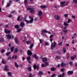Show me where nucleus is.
<instances>
[{
    "label": "nucleus",
    "mask_w": 77,
    "mask_h": 77,
    "mask_svg": "<svg viewBox=\"0 0 77 77\" xmlns=\"http://www.w3.org/2000/svg\"><path fill=\"white\" fill-rule=\"evenodd\" d=\"M33 46V44H32L30 46V49H31V48H32Z\"/></svg>",
    "instance_id": "58836bf2"
},
{
    "label": "nucleus",
    "mask_w": 77,
    "mask_h": 77,
    "mask_svg": "<svg viewBox=\"0 0 77 77\" xmlns=\"http://www.w3.org/2000/svg\"><path fill=\"white\" fill-rule=\"evenodd\" d=\"M15 11H13L11 12V13L12 14H14V13H15Z\"/></svg>",
    "instance_id": "e2e57ef3"
},
{
    "label": "nucleus",
    "mask_w": 77,
    "mask_h": 77,
    "mask_svg": "<svg viewBox=\"0 0 77 77\" xmlns=\"http://www.w3.org/2000/svg\"><path fill=\"white\" fill-rule=\"evenodd\" d=\"M26 42L27 44L29 45V44H30V41H28Z\"/></svg>",
    "instance_id": "a18cd8bd"
},
{
    "label": "nucleus",
    "mask_w": 77,
    "mask_h": 77,
    "mask_svg": "<svg viewBox=\"0 0 77 77\" xmlns=\"http://www.w3.org/2000/svg\"><path fill=\"white\" fill-rule=\"evenodd\" d=\"M27 10H30V13L31 14H34L35 13V9L34 8H31L30 7L27 8Z\"/></svg>",
    "instance_id": "7ed1b4c3"
},
{
    "label": "nucleus",
    "mask_w": 77,
    "mask_h": 77,
    "mask_svg": "<svg viewBox=\"0 0 77 77\" xmlns=\"http://www.w3.org/2000/svg\"><path fill=\"white\" fill-rule=\"evenodd\" d=\"M67 29V27H66V26H65L64 27V30H66Z\"/></svg>",
    "instance_id": "603ef678"
},
{
    "label": "nucleus",
    "mask_w": 77,
    "mask_h": 77,
    "mask_svg": "<svg viewBox=\"0 0 77 77\" xmlns=\"http://www.w3.org/2000/svg\"><path fill=\"white\" fill-rule=\"evenodd\" d=\"M39 7L42 9H45V8H47V6L45 5H41Z\"/></svg>",
    "instance_id": "0eeeda50"
},
{
    "label": "nucleus",
    "mask_w": 77,
    "mask_h": 77,
    "mask_svg": "<svg viewBox=\"0 0 77 77\" xmlns=\"http://www.w3.org/2000/svg\"><path fill=\"white\" fill-rule=\"evenodd\" d=\"M73 2H75V3H77V0H73Z\"/></svg>",
    "instance_id": "8fccbe9b"
},
{
    "label": "nucleus",
    "mask_w": 77,
    "mask_h": 77,
    "mask_svg": "<svg viewBox=\"0 0 77 77\" xmlns=\"http://www.w3.org/2000/svg\"><path fill=\"white\" fill-rule=\"evenodd\" d=\"M25 24L23 22H21L20 23V26L22 27H23V26H25Z\"/></svg>",
    "instance_id": "2eb2a0df"
},
{
    "label": "nucleus",
    "mask_w": 77,
    "mask_h": 77,
    "mask_svg": "<svg viewBox=\"0 0 77 77\" xmlns=\"http://www.w3.org/2000/svg\"><path fill=\"white\" fill-rule=\"evenodd\" d=\"M63 25L64 26H68V24L66 23L65 22H64L63 23Z\"/></svg>",
    "instance_id": "c756f323"
},
{
    "label": "nucleus",
    "mask_w": 77,
    "mask_h": 77,
    "mask_svg": "<svg viewBox=\"0 0 77 77\" xmlns=\"http://www.w3.org/2000/svg\"><path fill=\"white\" fill-rule=\"evenodd\" d=\"M68 2H65L64 1V6L68 5Z\"/></svg>",
    "instance_id": "f704fd0d"
},
{
    "label": "nucleus",
    "mask_w": 77,
    "mask_h": 77,
    "mask_svg": "<svg viewBox=\"0 0 77 77\" xmlns=\"http://www.w3.org/2000/svg\"><path fill=\"white\" fill-rule=\"evenodd\" d=\"M70 22H71V20L70 19H68L67 23H70Z\"/></svg>",
    "instance_id": "ea45409f"
},
{
    "label": "nucleus",
    "mask_w": 77,
    "mask_h": 77,
    "mask_svg": "<svg viewBox=\"0 0 77 77\" xmlns=\"http://www.w3.org/2000/svg\"><path fill=\"white\" fill-rule=\"evenodd\" d=\"M33 68L34 69H36V68H37V69H39V66H36V64H35L33 66Z\"/></svg>",
    "instance_id": "f3484780"
},
{
    "label": "nucleus",
    "mask_w": 77,
    "mask_h": 77,
    "mask_svg": "<svg viewBox=\"0 0 77 77\" xmlns=\"http://www.w3.org/2000/svg\"><path fill=\"white\" fill-rule=\"evenodd\" d=\"M14 27L16 29H18L19 28V26L17 25H16L14 26Z\"/></svg>",
    "instance_id": "2f4dec72"
},
{
    "label": "nucleus",
    "mask_w": 77,
    "mask_h": 77,
    "mask_svg": "<svg viewBox=\"0 0 77 77\" xmlns=\"http://www.w3.org/2000/svg\"><path fill=\"white\" fill-rule=\"evenodd\" d=\"M5 33H11V31L10 30H8L7 29H5Z\"/></svg>",
    "instance_id": "ddd939ff"
},
{
    "label": "nucleus",
    "mask_w": 77,
    "mask_h": 77,
    "mask_svg": "<svg viewBox=\"0 0 77 77\" xmlns=\"http://www.w3.org/2000/svg\"><path fill=\"white\" fill-rule=\"evenodd\" d=\"M56 58H57V59H60V57L58 56H57L56 57Z\"/></svg>",
    "instance_id": "3c124183"
},
{
    "label": "nucleus",
    "mask_w": 77,
    "mask_h": 77,
    "mask_svg": "<svg viewBox=\"0 0 77 77\" xmlns=\"http://www.w3.org/2000/svg\"><path fill=\"white\" fill-rule=\"evenodd\" d=\"M33 57H34V58H35V59H38V57L36 54H34L33 55Z\"/></svg>",
    "instance_id": "dca6fc26"
},
{
    "label": "nucleus",
    "mask_w": 77,
    "mask_h": 77,
    "mask_svg": "<svg viewBox=\"0 0 77 77\" xmlns=\"http://www.w3.org/2000/svg\"><path fill=\"white\" fill-rule=\"evenodd\" d=\"M8 17H9V18H11V17H12V15H10L8 16Z\"/></svg>",
    "instance_id": "0e129e2a"
},
{
    "label": "nucleus",
    "mask_w": 77,
    "mask_h": 77,
    "mask_svg": "<svg viewBox=\"0 0 77 77\" xmlns=\"http://www.w3.org/2000/svg\"><path fill=\"white\" fill-rule=\"evenodd\" d=\"M21 29H17V31L16 32L17 33H18V32H21Z\"/></svg>",
    "instance_id": "cd10ccee"
},
{
    "label": "nucleus",
    "mask_w": 77,
    "mask_h": 77,
    "mask_svg": "<svg viewBox=\"0 0 77 77\" xmlns=\"http://www.w3.org/2000/svg\"><path fill=\"white\" fill-rule=\"evenodd\" d=\"M11 38H12V39H13L14 38V36L13 35L11 36Z\"/></svg>",
    "instance_id": "69168bd1"
},
{
    "label": "nucleus",
    "mask_w": 77,
    "mask_h": 77,
    "mask_svg": "<svg viewBox=\"0 0 77 77\" xmlns=\"http://www.w3.org/2000/svg\"><path fill=\"white\" fill-rule=\"evenodd\" d=\"M14 65L16 67H17V68H18V66H19L18 65V64H17V63L15 62L14 63Z\"/></svg>",
    "instance_id": "393cba45"
},
{
    "label": "nucleus",
    "mask_w": 77,
    "mask_h": 77,
    "mask_svg": "<svg viewBox=\"0 0 77 77\" xmlns=\"http://www.w3.org/2000/svg\"><path fill=\"white\" fill-rule=\"evenodd\" d=\"M76 57H77V56H76V55H75L73 56V57H71V59L72 60H74V59H75Z\"/></svg>",
    "instance_id": "412c9836"
},
{
    "label": "nucleus",
    "mask_w": 77,
    "mask_h": 77,
    "mask_svg": "<svg viewBox=\"0 0 77 77\" xmlns=\"http://www.w3.org/2000/svg\"><path fill=\"white\" fill-rule=\"evenodd\" d=\"M45 65L44 64H42L41 65V66H42V67H45Z\"/></svg>",
    "instance_id": "37998d69"
},
{
    "label": "nucleus",
    "mask_w": 77,
    "mask_h": 77,
    "mask_svg": "<svg viewBox=\"0 0 77 77\" xmlns=\"http://www.w3.org/2000/svg\"><path fill=\"white\" fill-rule=\"evenodd\" d=\"M39 41H40V43H42V39H40Z\"/></svg>",
    "instance_id": "bf43d9fd"
},
{
    "label": "nucleus",
    "mask_w": 77,
    "mask_h": 77,
    "mask_svg": "<svg viewBox=\"0 0 77 77\" xmlns=\"http://www.w3.org/2000/svg\"><path fill=\"white\" fill-rule=\"evenodd\" d=\"M50 41L51 42V43H52V41H53V38H50Z\"/></svg>",
    "instance_id": "13d9d810"
},
{
    "label": "nucleus",
    "mask_w": 77,
    "mask_h": 77,
    "mask_svg": "<svg viewBox=\"0 0 77 77\" xmlns=\"http://www.w3.org/2000/svg\"><path fill=\"white\" fill-rule=\"evenodd\" d=\"M56 43L55 42H54V44H53V43H52L51 44V49H53L54 47L56 46Z\"/></svg>",
    "instance_id": "20e7f679"
},
{
    "label": "nucleus",
    "mask_w": 77,
    "mask_h": 77,
    "mask_svg": "<svg viewBox=\"0 0 77 77\" xmlns=\"http://www.w3.org/2000/svg\"><path fill=\"white\" fill-rule=\"evenodd\" d=\"M45 66H48V62H45Z\"/></svg>",
    "instance_id": "72a5a7b5"
},
{
    "label": "nucleus",
    "mask_w": 77,
    "mask_h": 77,
    "mask_svg": "<svg viewBox=\"0 0 77 77\" xmlns=\"http://www.w3.org/2000/svg\"><path fill=\"white\" fill-rule=\"evenodd\" d=\"M42 12L41 10L39 11L38 13V17H41V16H42Z\"/></svg>",
    "instance_id": "39448f33"
},
{
    "label": "nucleus",
    "mask_w": 77,
    "mask_h": 77,
    "mask_svg": "<svg viewBox=\"0 0 77 77\" xmlns=\"http://www.w3.org/2000/svg\"><path fill=\"white\" fill-rule=\"evenodd\" d=\"M72 18H75V16L72 15Z\"/></svg>",
    "instance_id": "680f3d73"
},
{
    "label": "nucleus",
    "mask_w": 77,
    "mask_h": 77,
    "mask_svg": "<svg viewBox=\"0 0 77 77\" xmlns=\"http://www.w3.org/2000/svg\"><path fill=\"white\" fill-rule=\"evenodd\" d=\"M68 73L69 75H71L73 73V71H69L68 72Z\"/></svg>",
    "instance_id": "4468645a"
},
{
    "label": "nucleus",
    "mask_w": 77,
    "mask_h": 77,
    "mask_svg": "<svg viewBox=\"0 0 77 77\" xmlns=\"http://www.w3.org/2000/svg\"><path fill=\"white\" fill-rule=\"evenodd\" d=\"M66 65V64L63 63V62H62L61 64V66H62V67H64Z\"/></svg>",
    "instance_id": "6ab92c4d"
},
{
    "label": "nucleus",
    "mask_w": 77,
    "mask_h": 77,
    "mask_svg": "<svg viewBox=\"0 0 77 77\" xmlns=\"http://www.w3.org/2000/svg\"><path fill=\"white\" fill-rule=\"evenodd\" d=\"M53 35H51L50 36V38H52V37H53Z\"/></svg>",
    "instance_id": "338daca9"
},
{
    "label": "nucleus",
    "mask_w": 77,
    "mask_h": 77,
    "mask_svg": "<svg viewBox=\"0 0 77 77\" xmlns=\"http://www.w3.org/2000/svg\"><path fill=\"white\" fill-rule=\"evenodd\" d=\"M74 40H72V44H74Z\"/></svg>",
    "instance_id": "774afa93"
},
{
    "label": "nucleus",
    "mask_w": 77,
    "mask_h": 77,
    "mask_svg": "<svg viewBox=\"0 0 77 77\" xmlns=\"http://www.w3.org/2000/svg\"><path fill=\"white\" fill-rule=\"evenodd\" d=\"M8 67V66H5V68L4 69L5 70H6V71H9V69H8L7 68Z\"/></svg>",
    "instance_id": "5701e85b"
},
{
    "label": "nucleus",
    "mask_w": 77,
    "mask_h": 77,
    "mask_svg": "<svg viewBox=\"0 0 77 77\" xmlns=\"http://www.w3.org/2000/svg\"><path fill=\"white\" fill-rule=\"evenodd\" d=\"M54 18L56 20H59L60 19V16L58 15H55L54 16Z\"/></svg>",
    "instance_id": "6e6552de"
},
{
    "label": "nucleus",
    "mask_w": 77,
    "mask_h": 77,
    "mask_svg": "<svg viewBox=\"0 0 77 77\" xmlns=\"http://www.w3.org/2000/svg\"><path fill=\"white\" fill-rule=\"evenodd\" d=\"M18 51V48H15L14 50V53H17Z\"/></svg>",
    "instance_id": "4be33fe9"
},
{
    "label": "nucleus",
    "mask_w": 77,
    "mask_h": 77,
    "mask_svg": "<svg viewBox=\"0 0 77 77\" xmlns=\"http://www.w3.org/2000/svg\"><path fill=\"white\" fill-rule=\"evenodd\" d=\"M10 53H11V52H9V53H7L6 54V56H9V55Z\"/></svg>",
    "instance_id": "79ce46f5"
},
{
    "label": "nucleus",
    "mask_w": 77,
    "mask_h": 77,
    "mask_svg": "<svg viewBox=\"0 0 77 77\" xmlns=\"http://www.w3.org/2000/svg\"><path fill=\"white\" fill-rule=\"evenodd\" d=\"M27 60H30V57H27Z\"/></svg>",
    "instance_id": "49530a36"
},
{
    "label": "nucleus",
    "mask_w": 77,
    "mask_h": 77,
    "mask_svg": "<svg viewBox=\"0 0 77 77\" xmlns=\"http://www.w3.org/2000/svg\"><path fill=\"white\" fill-rule=\"evenodd\" d=\"M65 75V73H63L62 75H58V77H64Z\"/></svg>",
    "instance_id": "a211bd4d"
},
{
    "label": "nucleus",
    "mask_w": 77,
    "mask_h": 77,
    "mask_svg": "<svg viewBox=\"0 0 77 77\" xmlns=\"http://www.w3.org/2000/svg\"><path fill=\"white\" fill-rule=\"evenodd\" d=\"M11 1H10L9 2V3L7 5V6H6L7 7H9V6H10V5H11Z\"/></svg>",
    "instance_id": "b1692460"
},
{
    "label": "nucleus",
    "mask_w": 77,
    "mask_h": 77,
    "mask_svg": "<svg viewBox=\"0 0 77 77\" xmlns=\"http://www.w3.org/2000/svg\"><path fill=\"white\" fill-rule=\"evenodd\" d=\"M61 70L62 72H63L64 71V69L63 68L61 69Z\"/></svg>",
    "instance_id": "6e6d98bb"
},
{
    "label": "nucleus",
    "mask_w": 77,
    "mask_h": 77,
    "mask_svg": "<svg viewBox=\"0 0 77 77\" xmlns=\"http://www.w3.org/2000/svg\"><path fill=\"white\" fill-rule=\"evenodd\" d=\"M27 53L28 56H31L32 55V53L30 51H29V50H28L27 51Z\"/></svg>",
    "instance_id": "1a4fd4ad"
},
{
    "label": "nucleus",
    "mask_w": 77,
    "mask_h": 77,
    "mask_svg": "<svg viewBox=\"0 0 77 77\" xmlns=\"http://www.w3.org/2000/svg\"><path fill=\"white\" fill-rule=\"evenodd\" d=\"M29 18L30 19V21H28L26 20H25V21L26 22L27 24H29V23H32L33 21V17H31L30 16H29Z\"/></svg>",
    "instance_id": "f257e3e1"
},
{
    "label": "nucleus",
    "mask_w": 77,
    "mask_h": 77,
    "mask_svg": "<svg viewBox=\"0 0 77 77\" xmlns=\"http://www.w3.org/2000/svg\"><path fill=\"white\" fill-rule=\"evenodd\" d=\"M47 30L46 29L42 30L41 31V34L44 37H47V35L44 33H47Z\"/></svg>",
    "instance_id": "f03ea898"
},
{
    "label": "nucleus",
    "mask_w": 77,
    "mask_h": 77,
    "mask_svg": "<svg viewBox=\"0 0 77 77\" xmlns=\"http://www.w3.org/2000/svg\"><path fill=\"white\" fill-rule=\"evenodd\" d=\"M63 32H64V33L65 34H66V32H67V30H63Z\"/></svg>",
    "instance_id": "c03bdc74"
},
{
    "label": "nucleus",
    "mask_w": 77,
    "mask_h": 77,
    "mask_svg": "<svg viewBox=\"0 0 77 77\" xmlns=\"http://www.w3.org/2000/svg\"><path fill=\"white\" fill-rule=\"evenodd\" d=\"M28 70L29 71H31V70H32V69H31V67H29L28 68Z\"/></svg>",
    "instance_id": "09e8293b"
},
{
    "label": "nucleus",
    "mask_w": 77,
    "mask_h": 77,
    "mask_svg": "<svg viewBox=\"0 0 77 77\" xmlns=\"http://www.w3.org/2000/svg\"><path fill=\"white\" fill-rule=\"evenodd\" d=\"M45 45H49V43L48 42H45Z\"/></svg>",
    "instance_id": "a19ab883"
},
{
    "label": "nucleus",
    "mask_w": 77,
    "mask_h": 77,
    "mask_svg": "<svg viewBox=\"0 0 77 77\" xmlns=\"http://www.w3.org/2000/svg\"><path fill=\"white\" fill-rule=\"evenodd\" d=\"M42 60L43 62H45L46 61H47V59L45 57L42 58Z\"/></svg>",
    "instance_id": "f8f14e48"
},
{
    "label": "nucleus",
    "mask_w": 77,
    "mask_h": 77,
    "mask_svg": "<svg viewBox=\"0 0 77 77\" xmlns=\"http://www.w3.org/2000/svg\"><path fill=\"white\" fill-rule=\"evenodd\" d=\"M4 51H5V50L3 49L1 51V53H4Z\"/></svg>",
    "instance_id": "864d4df0"
},
{
    "label": "nucleus",
    "mask_w": 77,
    "mask_h": 77,
    "mask_svg": "<svg viewBox=\"0 0 77 77\" xmlns=\"http://www.w3.org/2000/svg\"><path fill=\"white\" fill-rule=\"evenodd\" d=\"M25 5V6H26V5L27 4V0H25L24 1Z\"/></svg>",
    "instance_id": "7c9ffc66"
},
{
    "label": "nucleus",
    "mask_w": 77,
    "mask_h": 77,
    "mask_svg": "<svg viewBox=\"0 0 77 77\" xmlns=\"http://www.w3.org/2000/svg\"><path fill=\"white\" fill-rule=\"evenodd\" d=\"M2 63L3 64H5V63H6V62L5 61H4V60L2 59Z\"/></svg>",
    "instance_id": "473e14b6"
},
{
    "label": "nucleus",
    "mask_w": 77,
    "mask_h": 77,
    "mask_svg": "<svg viewBox=\"0 0 77 77\" xmlns=\"http://www.w3.org/2000/svg\"><path fill=\"white\" fill-rule=\"evenodd\" d=\"M7 74L9 77H12V73L11 72H8Z\"/></svg>",
    "instance_id": "aec40b11"
},
{
    "label": "nucleus",
    "mask_w": 77,
    "mask_h": 77,
    "mask_svg": "<svg viewBox=\"0 0 77 77\" xmlns=\"http://www.w3.org/2000/svg\"><path fill=\"white\" fill-rule=\"evenodd\" d=\"M51 71H55V70H56V68H52L51 69Z\"/></svg>",
    "instance_id": "c85d7f7f"
},
{
    "label": "nucleus",
    "mask_w": 77,
    "mask_h": 77,
    "mask_svg": "<svg viewBox=\"0 0 77 77\" xmlns=\"http://www.w3.org/2000/svg\"><path fill=\"white\" fill-rule=\"evenodd\" d=\"M14 47H12L11 48V52H13V51H14Z\"/></svg>",
    "instance_id": "bb28decb"
},
{
    "label": "nucleus",
    "mask_w": 77,
    "mask_h": 77,
    "mask_svg": "<svg viewBox=\"0 0 77 77\" xmlns=\"http://www.w3.org/2000/svg\"><path fill=\"white\" fill-rule=\"evenodd\" d=\"M15 41L16 43L17 44H19V42L18 41V38H15Z\"/></svg>",
    "instance_id": "9d476101"
},
{
    "label": "nucleus",
    "mask_w": 77,
    "mask_h": 77,
    "mask_svg": "<svg viewBox=\"0 0 77 77\" xmlns=\"http://www.w3.org/2000/svg\"><path fill=\"white\" fill-rule=\"evenodd\" d=\"M61 7H63L65 6V1L61 2L60 3Z\"/></svg>",
    "instance_id": "423d86ee"
},
{
    "label": "nucleus",
    "mask_w": 77,
    "mask_h": 77,
    "mask_svg": "<svg viewBox=\"0 0 77 77\" xmlns=\"http://www.w3.org/2000/svg\"><path fill=\"white\" fill-rule=\"evenodd\" d=\"M6 37H7V38L8 39H10L11 38V35H9V34L6 35Z\"/></svg>",
    "instance_id": "9b49d317"
},
{
    "label": "nucleus",
    "mask_w": 77,
    "mask_h": 77,
    "mask_svg": "<svg viewBox=\"0 0 77 77\" xmlns=\"http://www.w3.org/2000/svg\"><path fill=\"white\" fill-rule=\"evenodd\" d=\"M20 16H19L18 18H17V21H19L20 20Z\"/></svg>",
    "instance_id": "052dcab7"
},
{
    "label": "nucleus",
    "mask_w": 77,
    "mask_h": 77,
    "mask_svg": "<svg viewBox=\"0 0 77 77\" xmlns=\"http://www.w3.org/2000/svg\"><path fill=\"white\" fill-rule=\"evenodd\" d=\"M62 42H60V43H59L58 45H59L60 46H61V45H62Z\"/></svg>",
    "instance_id": "de8ad7c7"
},
{
    "label": "nucleus",
    "mask_w": 77,
    "mask_h": 77,
    "mask_svg": "<svg viewBox=\"0 0 77 77\" xmlns=\"http://www.w3.org/2000/svg\"><path fill=\"white\" fill-rule=\"evenodd\" d=\"M43 74V72H42L40 71L38 72V75H42Z\"/></svg>",
    "instance_id": "a878e982"
},
{
    "label": "nucleus",
    "mask_w": 77,
    "mask_h": 77,
    "mask_svg": "<svg viewBox=\"0 0 77 77\" xmlns=\"http://www.w3.org/2000/svg\"><path fill=\"white\" fill-rule=\"evenodd\" d=\"M69 15V14H65L64 15V16L65 17H68V16Z\"/></svg>",
    "instance_id": "e433bc0d"
},
{
    "label": "nucleus",
    "mask_w": 77,
    "mask_h": 77,
    "mask_svg": "<svg viewBox=\"0 0 77 77\" xmlns=\"http://www.w3.org/2000/svg\"><path fill=\"white\" fill-rule=\"evenodd\" d=\"M56 76V74H53L51 76V77H55Z\"/></svg>",
    "instance_id": "4c0bfd02"
},
{
    "label": "nucleus",
    "mask_w": 77,
    "mask_h": 77,
    "mask_svg": "<svg viewBox=\"0 0 77 77\" xmlns=\"http://www.w3.org/2000/svg\"><path fill=\"white\" fill-rule=\"evenodd\" d=\"M63 50L64 53H65V52H66V50H65V48L63 47Z\"/></svg>",
    "instance_id": "c9c22d12"
},
{
    "label": "nucleus",
    "mask_w": 77,
    "mask_h": 77,
    "mask_svg": "<svg viewBox=\"0 0 77 77\" xmlns=\"http://www.w3.org/2000/svg\"><path fill=\"white\" fill-rule=\"evenodd\" d=\"M69 63L70 65H72V62H70Z\"/></svg>",
    "instance_id": "5fc2aeb1"
},
{
    "label": "nucleus",
    "mask_w": 77,
    "mask_h": 77,
    "mask_svg": "<svg viewBox=\"0 0 77 77\" xmlns=\"http://www.w3.org/2000/svg\"><path fill=\"white\" fill-rule=\"evenodd\" d=\"M46 33H48V34H51V32L48 31H47V32H46Z\"/></svg>",
    "instance_id": "4d7b16f0"
}]
</instances>
